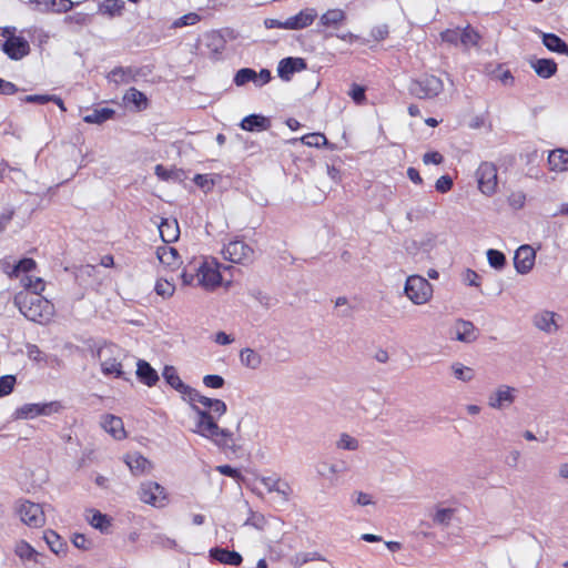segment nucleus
I'll return each mask as SVG.
<instances>
[{
	"mask_svg": "<svg viewBox=\"0 0 568 568\" xmlns=\"http://www.w3.org/2000/svg\"><path fill=\"white\" fill-rule=\"evenodd\" d=\"M226 404L219 398L203 396L199 405H193V425L191 432L204 437L219 447H225L233 440V434L217 425V419L225 415Z\"/></svg>",
	"mask_w": 568,
	"mask_h": 568,
	"instance_id": "nucleus-1",
	"label": "nucleus"
},
{
	"mask_svg": "<svg viewBox=\"0 0 568 568\" xmlns=\"http://www.w3.org/2000/svg\"><path fill=\"white\" fill-rule=\"evenodd\" d=\"M222 265L214 257H200L184 266L180 277L184 286L213 292L222 285Z\"/></svg>",
	"mask_w": 568,
	"mask_h": 568,
	"instance_id": "nucleus-2",
	"label": "nucleus"
},
{
	"mask_svg": "<svg viewBox=\"0 0 568 568\" xmlns=\"http://www.w3.org/2000/svg\"><path fill=\"white\" fill-rule=\"evenodd\" d=\"M14 304L26 318L39 324L48 323L54 314L53 304L39 294L19 292Z\"/></svg>",
	"mask_w": 568,
	"mask_h": 568,
	"instance_id": "nucleus-3",
	"label": "nucleus"
},
{
	"mask_svg": "<svg viewBox=\"0 0 568 568\" xmlns=\"http://www.w3.org/2000/svg\"><path fill=\"white\" fill-rule=\"evenodd\" d=\"M124 352L115 345H103L98 349L100 368L104 376L128 379L124 371Z\"/></svg>",
	"mask_w": 568,
	"mask_h": 568,
	"instance_id": "nucleus-4",
	"label": "nucleus"
},
{
	"mask_svg": "<svg viewBox=\"0 0 568 568\" xmlns=\"http://www.w3.org/2000/svg\"><path fill=\"white\" fill-rule=\"evenodd\" d=\"M136 494L141 503L158 509L165 508L171 503L166 488L154 480L142 481Z\"/></svg>",
	"mask_w": 568,
	"mask_h": 568,
	"instance_id": "nucleus-5",
	"label": "nucleus"
},
{
	"mask_svg": "<svg viewBox=\"0 0 568 568\" xmlns=\"http://www.w3.org/2000/svg\"><path fill=\"white\" fill-rule=\"evenodd\" d=\"M433 285L420 275H409L404 285V295L416 306L425 305L433 298Z\"/></svg>",
	"mask_w": 568,
	"mask_h": 568,
	"instance_id": "nucleus-6",
	"label": "nucleus"
},
{
	"mask_svg": "<svg viewBox=\"0 0 568 568\" xmlns=\"http://www.w3.org/2000/svg\"><path fill=\"white\" fill-rule=\"evenodd\" d=\"M221 255L225 261L231 263L248 265L253 263L255 258V251L243 240L233 239L223 244Z\"/></svg>",
	"mask_w": 568,
	"mask_h": 568,
	"instance_id": "nucleus-7",
	"label": "nucleus"
},
{
	"mask_svg": "<svg viewBox=\"0 0 568 568\" xmlns=\"http://www.w3.org/2000/svg\"><path fill=\"white\" fill-rule=\"evenodd\" d=\"M258 483L264 487L267 494L274 495L275 499L281 504H286L293 496V487L291 484L277 474L263 475L257 478Z\"/></svg>",
	"mask_w": 568,
	"mask_h": 568,
	"instance_id": "nucleus-8",
	"label": "nucleus"
},
{
	"mask_svg": "<svg viewBox=\"0 0 568 568\" xmlns=\"http://www.w3.org/2000/svg\"><path fill=\"white\" fill-rule=\"evenodd\" d=\"M16 513L30 528H41L45 524V515L40 504L27 499L19 500L16 504Z\"/></svg>",
	"mask_w": 568,
	"mask_h": 568,
	"instance_id": "nucleus-9",
	"label": "nucleus"
},
{
	"mask_svg": "<svg viewBox=\"0 0 568 568\" xmlns=\"http://www.w3.org/2000/svg\"><path fill=\"white\" fill-rule=\"evenodd\" d=\"M517 394L516 387L500 384L488 394L487 405L495 410L509 408L515 403Z\"/></svg>",
	"mask_w": 568,
	"mask_h": 568,
	"instance_id": "nucleus-10",
	"label": "nucleus"
},
{
	"mask_svg": "<svg viewBox=\"0 0 568 568\" xmlns=\"http://www.w3.org/2000/svg\"><path fill=\"white\" fill-rule=\"evenodd\" d=\"M59 402L50 403H28L14 410V418L17 419H33L38 416H49L58 413L61 409Z\"/></svg>",
	"mask_w": 568,
	"mask_h": 568,
	"instance_id": "nucleus-11",
	"label": "nucleus"
},
{
	"mask_svg": "<svg viewBox=\"0 0 568 568\" xmlns=\"http://www.w3.org/2000/svg\"><path fill=\"white\" fill-rule=\"evenodd\" d=\"M478 189L486 195L491 196L497 191L498 175L497 168L490 162L481 163L476 171Z\"/></svg>",
	"mask_w": 568,
	"mask_h": 568,
	"instance_id": "nucleus-12",
	"label": "nucleus"
},
{
	"mask_svg": "<svg viewBox=\"0 0 568 568\" xmlns=\"http://www.w3.org/2000/svg\"><path fill=\"white\" fill-rule=\"evenodd\" d=\"M444 89L443 81L435 75H425L415 81L410 91L419 99H430L437 97Z\"/></svg>",
	"mask_w": 568,
	"mask_h": 568,
	"instance_id": "nucleus-13",
	"label": "nucleus"
},
{
	"mask_svg": "<svg viewBox=\"0 0 568 568\" xmlns=\"http://www.w3.org/2000/svg\"><path fill=\"white\" fill-rule=\"evenodd\" d=\"M4 33L9 37L2 44V50L10 59L20 60L29 53L30 45L26 39L13 36L9 29H6Z\"/></svg>",
	"mask_w": 568,
	"mask_h": 568,
	"instance_id": "nucleus-14",
	"label": "nucleus"
},
{
	"mask_svg": "<svg viewBox=\"0 0 568 568\" xmlns=\"http://www.w3.org/2000/svg\"><path fill=\"white\" fill-rule=\"evenodd\" d=\"M536 261V250L528 245H520L514 255V266L519 274H528Z\"/></svg>",
	"mask_w": 568,
	"mask_h": 568,
	"instance_id": "nucleus-15",
	"label": "nucleus"
},
{
	"mask_svg": "<svg viewBox=\"0 0 568 568\" xmlns=\"http://www.w3.org/2000/svg\"><path fill=\"white\" fill-rule=\"evenodd\" d=\"M13 552L24 566H43L42 554L23 539L14 544Z\"/></svg>",
	"mask_w": 568,
	"mask_h": 568,
	"instance_id": "nucleus-16",
	"label": "nucleus"
},
{
	"mask_svg": "<svg viewBox=\"0 0 568 568\" xmlns=\"http://www.w3.org/2000/svg\"><path fill=\"white\" fill-rule=\"evenodd\" d=\"M560 318V315L557 313L542 310L534 315L532 324L537 329L546 334H555L559 329Z\"/></svg>",
	"mask_w": 568,
	"mask_h": 568,
	"instance_id": "nucleus-17",
	"label": "nucleus"
},
{
	"mask_svg": "<svg viewBox=\"0 0 568 568\" xmlns=\"http://www.w3.org/2000/svg\"><path fill=\"white\" fill-rule=\"evenodd\" d=\"M450 337L462 343H473L477 339L478 333L469 321L458 320L450 328Z\"/></svg>",
	"mask_w": 568,
	"mask_h": 568,
	"instance_id": "nucleus-18",
	"label": "nucleus"
},
{
	"mask_svg": "<svg viewBox=\"0 0 568 568\" xmlns=\"http://www.w3.org/2000/svg\"><path fill=\"white\" fill-rule=\"evenodd\" d=\"M37 266L32 258H23L16 264H11L9 260L0 261V268L10 277L20 278L23 273H31Z\"/></svg>",
	"mask_w": 568,
	"mask_h": 568,
	"instance_id": "nucleus-19",
	"label": "nucleus"
},
{
	"mask_svg": "<svg viewBox=\"0 0 568 568\" xmlns=\"http://www.w3.org/2000/svg\"><path fill=\"white\" fill-rule=\"evenodd\" d=\"M123 462L134 476H142L152 470V463L139 453H129L123 457Z\"/></svg>",
	"mask_w": 568,
	"mask_h": 568,
	"instance_id": "nucleus-20",
	"label": "nucleus"
},
{
	"mask_svg": "<svg viewBox=\"0 0 568 568\" xmlns=\"http://www.w3.org/2000/svg\"><path fill=\"white\" fill-rule=\"evenodd\" d=\"M306 69L305 60L302 58H285L278 62L277 74L284 81H290L295 72Z\"/></svg>",
	"mask_w": 568,
	"mask_h": 568,
	"instance_id": "nucleus-21",
	"label": "nucleus"
},
{
	"mask_svg": "<svg viewBox=\"0 0 568 568\" xmlns=\"http://www.w3.org/2000/svg\"><path fill=\"white\" fill-rule=\"evenodd\" d=\"M317 18V11L314 8H305L295 16L286 19V26L290 30H302L310 27Z\"/></svg>",
	"mask_w": 568,
	"mask_h": 568,
	"instance_id": "nucleus-22",
	"label": "nucleus"
},
{
	"mask_svg": "<svg viewBox=\"0 0 568 568\" xmlns=\"http://www.w3.org/2000/svg\"><path fill=\"white\" fill-rule=\"evenodd\" d=\"M156 257L162 265L172 271L179 268L182 264V258L176 248L169 246L168 244L161 245L156 248Z\"/></svg>",
	"mask_w": 568,
	"mask_h": 568,
	"instance_id": "nucleus-23",
	"label": "nucleus"
},
{
	"mask_svg": "<svg viewBox=\"0 0 568 568\" xmlns=\"http://www.w3.org/2000/svg\"><path fill=\"white\" fill-rule=\"evenodd\" d=\"M84 519L91 527L100 530L101 532H108L112 523L111 517L94 508L84 510Z\"/></svg>",
	"mask_w": 568,
	"mask_h": 568,
	"instance_id": "nucleus-24",
	"label": "nucleus"
},
{
	"mask_svg": "<svg viewBox=\"0 0 568 568\" xmlns=\"http://www.w3.org/2000/svg\"><path fill=\"white\" fill-rule=\"evenodd\" d=\"M240 126L244 131L261 132L270 129L271 121L261 114H250L241 121Z\"/></svg>",
	"mask_w": 568,
	"mask_h": 568,
	"instance_id": "nucleus-25",
	"label": "nucleus"
},
{
	"mask_svg": "<svg viewBox=\"0 0 568 568\" xmlns=\"http://www.w3.org/2000/svg\"><path fill=\"white\" fill-rule=\"evenodd\" d=\"M42 538L54 555H57L59 557H64L67 555L68 544L54 530H51V529L45 530L43 532Z\"/></svg>",
	"mask_w": 568,
	"mask_h": 568,
	"instance_id": "nucleus-26",
	"label": "nucleus"
},
{
	"mask_svg": "<svg viewBox=\"0 0 568 568\" xmlns=\"http://www.w3.org/2000/svg\"><path fill=\"white\" fill-rule=\"evenodd\" d=\"M549 170L557 173L568 171V150L556 149L548 154Z\"/></svg>",
	"mask_w": 568,
	"mask_h": 568,
	"instance_id": "nucleus-27",
	"label": "nucleus"
},
{
	"mask_svg": "<svg viewBox=\"0 0 568 568\" xmlns=\"http://www.w3.org/2000/svg\"><path fill=\"white\" fill-rule=\"evenodd\" d=\"M101 425L106 433L118 440L123 439L126 436L123 422L120 417L105 415L102 418Z\"/></svg>",
	"mask_w": 568,
	"mask_h": 568,
	"instance_id": "nucleus-28",
	"label": "nucleus"
},
{
	"mask_svg": "<svg viewBox=\"0 0 568 568\" xmlns=\"http://www.w3.org/2000/svg\"><path fill=\"white\" fill-rule=\"evenodd\" d=\"M136 376L139 381L149 387H152L159 381L156 371L145 361L139 359L136 362Z\"/></svg>",
	"mask_w": 568,
	"mask_h": 568,
	"instance_id": "nucleus-29",
	"label": "nucleus"
},
{
	"mask_svg": "<svg viewBox=\"0 0 568 568\" xmlns=\"http://www.w3.org/2000/svg\"><path fill=\"white\" fill-rule=\"evenodd\" d=\"M450 375L459 382L470 383L476 377L475 368L463 364L462 362H453L449 365Z\"/></svg>",
	"mask_w": 568,
	"mask_h": 568,
	"instance_id": "nucleus-30",
	"label": "nucleus"
},
{
	"mask_svg": "<svg viewBox=\"0 0 568 568\" xmlns=\"http://www.w3.org/2000/svg\"><path fill=\"white\" fill-rule=\"evenodd\" d=\"M456 514L457 508L436 506L432 515V520L437 526L448 527L454 521Z\"/></svg>",
	"mask_w": 568,
	"mask_h": 568,
	"instance_id": "nucleus-31",
	"label": "nucleus"
},
{
	"mask_svg": "<svg viewBox=\"0 0 568 568\" xmlns=\"http://www.w3.org/2000/svg\"><path fill=\"white\" fill-rule=\"evenodd\" d=\"M123 102L125 105H133L134 111L145 110L149 105L146 95L135 88H130L123 95Z\"/></svg>",
	"mask_w": 568,
	"mask_h": 568,
	"instance_id": "nucleus-32",
	"label": "nucleus"
},
{
	"mask_svg": "<svg viewBox=\"0 0 568 568\" xmlns=\"http://www.w3.org/2000/svg\"><path fill=\"white\" fill-rule=\"evenodd\" d=\"M109 82L115 85L129 84L136 79V72L131 68H114L108 73Z\"/></svg>",
	"mask_w": 568,
	"mask_h": 568,
	"instance_id": "nucleus-33",
	"label": "nucleus"
},
{
	"mask_svg": "<svg viewBox=\"0 0 568 568\" xmlns=\"http://www.w3.org/2000/svg\"><path fill=\"white\" fill-rule=\"evenodd\" d=\"M210 555L216 561L230 566H239L243 560L239 552L224 548H213L210 550Z\"/></svg>",
	"mask_w": 568,
	"mask_h": 568,
	"instance_id": "nucleus-34",
	"label": "nucleus"
},
{
	"mask_svg": "<svg viewBox=\"0 0 568 568\" xmlns=\"http://www.w3.org/2000/svg\"><path fill=\"white\" fill-rule=\"evenodd\" d=\"M346 20L342 9H329L320 17V26L324 28H338Z\"/></svg>",
	"mask_w": 568,
	"mask_h": 568,
	"instance_id": "nucleus-35",
	"label": "nucleus"
},
{
	"mask_svg": "<svg viewBox=\"0 0 568 568\" xmlns=\"http://www.w3.org/2000/svg\"><path fill=\"white\" fill-rule=\"evenodd\" d=\"M20 283L26 288L24 292L30 294L41 295V292L45 288L44 281L39 276L31 275L30 273H23L20 276Z\"/></svg>",
	"mask_w": 568,
	"mask_h": 568,
	"instance_id": "nucleus-36",
	"label": "nucleus"
},
{
	"mask_svg": "<svg viewBox=\"0 0 568 568\" xmlns=\"http://www.w3.org/2000/svg\"><path fill=\"white\" fill-rule=\"evenodd\" d=\"M225 39L219 32H211L206 36L205 45L213 59H219L225 49Z\"/></svg>",
	"mask_w": 568,
	"mask_h": 568,
	"instance_id": "nucleus-37",
	"label": "nucleus"
},
{
	"mask_svg": "<svg viewBox=\"0 0 568 568\" xmlns=\"http://www.w3.org/2000/svg\"><path fill=\"white\" fill-rule=\"evenodd\" d=\"M159 232L163 242L171 243L179 237V224L176 220H163L159 225Z\"/></svg>",
	"mask_w": 568,
	"mask_h": 568,
	"instance_id": "nucleus-38",
	"label": "nucleus"
},
{
	"mask_svg": "<svg viewBox=\"0 0 568 568\" xmlns=\"http://www.w3.org/2000/svg\"><path fill=\"white\" fill-rule=\"evenodd\" d=\"M542 43L549 51L568 55V45L554 33H542Z\"/></svg>",
	"mask_w": 568,
	"mask_h": 568,
	"instance_id": "nucleus-39",
	"label": "nucleus"
},
{
	"mask_svg": "<svg viewBox=\"0 0 568 568\" xmlns=\"http://www.w3.org/2000/svg\"><path fill=\"white\" fill-rule=\"evenodd\" d=\"M241 364L250 369H257L262 364V356L252 348H243L240 352Z\"/></svg>",
	"mask_w": 568,
	"mask_h": 568,
	"instance_id": "nucleus-40",
	"label": "nucleus"
},
{
	"mask_svg": "<svg viewBox=\"0 0 568 568\" xmlns=\"http://www.w3.org/2000/svg\"><path fill=\"white\" fill-rule=\"evenodd\" d=\"M532 68L544 79L550 78L557 71V64L550 59H538L532 63Z\"/></svg>",
	"mask_w": 568,
	"mask_h": 568,
	"instance_id": "nucleus-41",
	"label": "nucleus"
},
{
	"mask_svg": "<svg viewBox=\"0 0 568 568\" xmlns=\"http://www.w3.org/2000/svg\"><path fill=\"white\" fill-rule=\"evenodd\" d=\"M162 376L165 382L178 392L182 393L186 389V386L180 378L176 369L173 366H165L162 372Z\"/></svg>",
	"mask_w": 568,
	"mask_h": 568,
	"instance_id": "nucleus-42",
	"label": "nucleus"
},
{
	"mask_svg": "<svg viewBox=\"0 0 568 568\" xmlns=\"http://www.w3.org/2000/svg\"><path fill=\"white\" fill-rule=\"evenodd\" d=\"M124 9L123 0H104L99 6V12L108 17L121 16Z\"/></svg>",
	"mask_w": 568,
	"mask_h": 568,
	"instance_id": "nucleus-43",
	"label": "nucleus"
},
{
	"mask_svg": "<svg viewBox=\"0 0 568 568\" xmlns=\"http://www.w3.org/2000/svg\"><path fill=\"white\" fill-rule=\"evenodd\" d=\"M114 110L109 108L97 109L92 113L87 114L83 121L91 124H101L114 115Z\"/></svg>",
	"mask_w": 568,
	"mask_h": 568,
	"instance_id": "nucleus-44",
	"label": "nucleus"
},
{
	"mask_svg": "<svg viewBox=\"0 0 568 568\" xmlns=\"http://www.w3.org/2000/svg\"><path fill=\"white\" fill-rule=\"evenodd\" d=\"M479 34L470 27L462 29L460 42L465 50H469L478 45Z\"/></svg>",
	"mask_w": 568,
	"mask_h": 568,
	"instance_id": "nucleus-45",
	"label": "nucleus"
},
{
	"mask_svg": "<svg viewBox=\"0 0 568 568\" xmlns=\"http://www.w3.org/2000/svg\"><path fill=\"white\" fill-rule=\"evenodd\" d=\"M268 524L267 517L258 511L248 510V516L244 521V526H251L257 530H264Z\"/></svg>",
	"mask_w": 568,
	"mask_h": 568,
	"instance_id": "nucleus-46",
	"label": "nucleus"
},
{
	"mask_svg": "<svg viewBox=\"0 0 568 568\" xmlns=\"http://www.w3.org/2000/svg\"><path fill=\"white\" fill-rule=\"evenodd\" d=\"M234 83L237 87H243L248 82L256 85V71L250 68L240 69L234 75Z\"/></svg>",
	"mask_w": 568,
	"mask_h": 568,
	"instance_id": "nucleus-47",
	"label": "nucleus"
},
{
	"mask_svg": "<svg viewBox=\"0 0 568 568\" xmlns=\"http://www.w3.org/2000/svg\"><path fill=\"white\" fill-rule=\"evenodd\" d=\"M154 291L159 296L170 298L174 295L175 284L169 280L159 278L155 283Z\"/></svg>",
	"mask_w": 568,
	"mask_h": 568,
	"instance_id": "nucleus-48",
	"label": "nucleus"
},
{
	"mask_svg": "<svg viewBox=\"0 0 568 568\" xmlns=\"http://www.w3.org/2000/svg\"><path fill=\"white\" fill-rule=\"evenodd\" d=\"M359 447V442L354 436L343 433L339 435L338 439L336 440V448L342 450H357Z\"/></svg>",
	"mask_w": 568,
	"mask_h": 568,
	"instance_id": "nucleus-49",
	"label": "nucleus"
},
{
	"mask_svg": "<svg viewBox=\"0 0 568 568\" xmlns=\"http://www.w3.org/2000/svg\"><path fill=\"white\" fill-rule=\"evenodd\" d=\"M321 559L322 557L318 552H296L290 558V564L295 568H300L310 561Z\"/></svg>",
	"mask_w": 568,
	"mask_h": 568,
	"instance_id": "nucleus-50",
	"label": "nucleus"
},
{
	"mask_svg": "<svg viewBox=\"0 0 568 568\" xmlns=\"http://www.w3.org/2000/svg\"><path fill=\"white\" fill-rule=\"evenodd\" d=\"M26 354L37 364H48V356L34 344H27Z\"/></svg>",
	"mask_w": 568,
	"mask_h": 568,
	"instance_id": "nucleus-51",
	"label": "nucleus"
},
{
	"mask_svg": "<svg viewBox=\"0 0 568 568\" xmlns=\"http://www.w3.org/2000/svg\"><path fill=\"white\" fill-rule=\"evenodd\" d=\"M487 260L489 265L496 270H501L506 264V257L504 253L493 248L487 251Z\"/></svg>",
	"mask_w": 568,
	"mask_h": 568,
	"instance_id": "nucleus-52",
	"label": "nucleus"
},
{
	"mask_svg": "<svg viewBox=\"0 0 568 568\" xmlns=\"http://www.w3.org/2000/svg\"><path fill=\"white\" fill-rule=\"evenodd\" d=\"M302 143L307 146H316L320 148L327 143V139L322 133H308L302 136Z\"/></svg>",
	"mask_w": 568,
	"mask_h": 568,
	"instance_id": "nucleus-53",
	"label": "nucleus"
},
{
	"mask_svg": "<svg viewBox=\"0 0 568 568\" xmlns=\"http://www.w3.org/2000/svg\"><path fill=\"white\" fill-rule=\"evenodd\" d=\"M316 471L320 476L324 478H329L331 476L336 475L338 473V468L336 464L321 462L316 466Z\"/></svg>",
	"mask_w": 568,
	"mask_h": 568,
	"instance_id": "nucleus-54",
	"label": "nucleus"
},
{
	"mask_svg": "<svg viewBox=\"0 0 568 568\" xmlns=\"http://www.w3.org/2000/svg\"><path fill=\"white\" fill-rule=\"evenodd\" d=\"M74 3L71 0H50V12L64 13L73 8Z\"/></svg>",
	"mask_w": 568,
	"mask_h": 568,
	"instance_id": "nucleus-55",
	"label": "nucleus"
},
{
	"mask_svg": "<svg viewBox=\"0 0 568 568\" xmlns=\"http://www.w3.org/2000/svg\"><path fill=\"white\" fill-rule=\"evenodd\" d=\"M460 34H462V29L456 28V29H447V30L443 31L440 33V37L444 42H447V43H450L454 45H458L460 42Z\"/></svg>",
	"mask_w": 568,
	"mask_h": 568,
	"instance_id": "nucleus-56",
	"label": "nucleus"
},
{
	"mask_svg": "<svg viewBox=\"0 0 568 568\" xmlns=\"http://www.w3.org/2000/svg\"><path fill=\"white\" fill-rule=\"evenodd\" d=\"M351 499L354 505L362 506V507L375 504L372 495L364 493V491H354L351 496Z\"/></svg>",
	"mask_w": 568,
	"mask_h": 568,
	"instance_id": "nucleus-57",
	"label": "nucleus"
},
{
	"mask_svg": "<svg viewBox=\"0 0 568 568\" xmlns=\"http://www.w3.org/2000/svg\"><path fill=\"white\" fill-rule=\"evenodd\" d=\"M197 21H200V16L197 13H195V12H190V13L184 14L183 17L176 19L173 22V27L174 28H182V27H186V26H193Z\"/></svg>",
	"mask_w": 568,
	"mask_h": 568,
	"instance_id": "nucleus-58",
	"label": "nucleus"
},
{
	"mask_svg": "<svg viewBox=\"0 0 568 568\" xmlns=\"http://www.w3.org/2000/svg\"><path fill=\"white\" fill-rule=\"evenodd\" d=\"M16 384V377L13 375H6L0 377V397L10 394Z\"/></svg>",
	"mask_w": 568,
	"mask_h": 568,
	"instance_id": "nucleus-59",
	"label": "nucleus"
},
{
	"mask_svg": "<svg viewBox=\"0 0 568 568\" xmlns=\"http://www.w3.org/2000/svg\"><path fill=\"white\" fill-rule=\"evenodd\" d=\"M462 281L464 284L469 286L478 287L480 285L479 275L470 268H467L462 273Z\"/></svg>",
	"mask_w": 568,
	"mask_h": 568,
	"instance_id": "nucleus-60",
	"label": "nucleus"
},
{
	"mask_svg": "<svg viewBox=\"0 0 568 568\" xmlns=\"http://www.w3.org/2000/svg\"><path fill=\"white\" fill-rule=\"evenodd\" d=\"M155 175L163 181H170L178 178V174L174 170L166 169L162 164H158L154 169Z\"/></svg>",
	"mask_w": 568,
	"mask_h": 568,
	"instance_id": "nucleus-61",
	"label": "nucleus"
},
{
	"mask_svg": "<svg viewBox=\"0 0 568 568\" xmlns=\"http://www.w3.org/2000/svg\"><path fill=\"white\" fill-rule=\"evenodd\" d=\"M71 541L78 549L88 550L92 547V541L83 534H73Z\"/></svg>",
	"mask_w": 568,
	"mask_h": 568,
	"instance_id": "nucleus-62",
	"label": "nucleus"
},
{
	"mask_svg": "<svg viewBox=\"0 0 568 568\" xmlns=\"http://www.w3.org/2000/svg\"><path fill=\"white\" fill-rule=\"evenodd\" d=\"M436 191L447 193L453 187V180L449 175H442L435 183Z\"/></svg>",
	"mask_w": 568,
	"mask_h": 568,
	"instance_id": "nucleus-63",
	"label": "nucleus"
},
{
	"mask_svg": "<svg viewBox=\"0 0 568 568\" xmlns=\"http://www.w3.org/2000/svg\"><path fill=\"white\" fill-rule=\"evenodd\" d=\"M153 542L160 547L168 549H175L178 547L176 541L173 538L168 537L165 535H156L154 537Z\"/></svg>",
	"mask_w": 568,
	"mask_h": 568,
	"instance_id": "nucleus-64",
	"label": "nucleus"
}]
</instances>
